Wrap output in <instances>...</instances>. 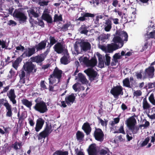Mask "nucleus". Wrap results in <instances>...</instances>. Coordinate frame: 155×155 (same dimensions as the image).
<instances>
[{"instance_id": "obj_1", "label": "nucleus", "mask_w": 155, "mask_h": 155, "mask_svg": "<svg viewBox=\"0 0 155 155\" xmlns=\"http://www.w3.org/2000/svg\"><path fill=\"white\" fill-rule=\"evenodd\" d=\"M36 104L33 107V108L36 111L41 114L46 112L48 109L46 103L42 100V98L38 97L35 100Z\"/></svg>"}, {"instance_id": "obj_2", "label": "nucleus", "mask_w": 155, "mask_h": 155, "mask_svg": "<svg viewBox=\"0 0 155 155\" xmlns=\"http://www.w3.org/2000/svg\"><path fill=\"white\" fill-rule=\"evenodd\" d=\"M127 127L133 134H137L139 130V127L136 125L137 124L136 119L133 117L128 118L125 121Z\"/></svg>"}, {"instance_id": "obj_3", "label": "nucleus", "mask_w": 155, "mask_h": 155, "mask_svg": "<svg viewBox=\"0 0 155 155\" xmlns=\"http://www.w3.org/2000/svg\"><path fill=\"white\" fill-rule=\"evenodd\" d=\"M62 70L59 69L57 67H55L53 71V73L51 74L49 77L48 80L49 84H53L55 83V81L54 80V78L57 79V83L60 82L62 79Z\"/></svg>"}, {"instance_id": "obj_4", "label": "nucleus", "mask_w": 155, "mask_h": 155, "mask_svg": "<svg viewBox=\"0 0 155 155\" xmlns=\"http://www.w3.org/2000/svg\"><path fill=\"white\" fill-rule=\"evenodd\" d=\"M48 53V50L46 49V50L43 53L31 57L30 60L33 62H35L38 64H42Z\"/></svg>"}, {"instance_id": "obj_5", "label": "nucleus", "mask_w": 155, "mask_h": 155, "mask_svg": "<svg viewBox=\"0 0 155 155\" xmlns=\"http://www.w3.org/2000/svg\"><path fill=\"white\" fill-rule=\"evenodd\" d=\"M36 66L33 64L31 61H27L23 65V68L26 72L27 74H30L32 72L35 73L37 69L35 68Z\"/></svg>"}, {"instance_id": "obj_6", "label": "nucleus", "mask_w": 155, "mask_h": 155, "mask_svg": "<svg viewBox=\"0 0 155 155\" xmlns=\"http://www.w3.org/2000/svg\"><path fill=\"white\" fill-rule=\"evenodd\" d=\"M51 126L46 124V126L44 130L41 132L38 135V139L41 140L43 138L45 139L46 137L48 136L49 134L51 132Z\"/></svg>"}, {"instance_id": "obj_7", "label": "nucleus", "mask_w": 155, "mask_h": 155, "mask_svg": "<svg viewBox=\"0 0 155 155\" xmlns=\"http://www.w3.org/2000/svg\"><path fill=\"white\" fill-rule=\"evenodd\" d=\"M13 15L14 17L18 19L21 23L26 22L27 19V17L24 13L17 9L15 10Z\"/></svg>"}, {"instance_id": "obj_8", "label": "nucleus", "mask_w": 155, "mask_h": 155, "mask_svg": "<svg viewBox=\"0 0 155 155\" xmlns=\"http://www.w3.org/2000/svg\"><path fill=\"white\" fill-rule=\"evenodd\" d=\"M123 88L121 86H114L111 90L110 93L113 95L114 98L117 99L120 95L123 94Z\"/></svg>"}, {"instance_id": "obj_9", "label": "nucleus", "mask_w": 155, "mask_h": 155, "mask_svg": "<svg viewBox=\"0 0 155 155\" xmlns=\"http://www.w3.org/2000/svg\"><path fill=\"white\" fill-rule=\"evenodd\" d=\"M95 130L93 134L95 139L99 141L102 142L104 139V134L100 128H95Z\"/></svg>"}, {"instance_id": "obj_10", "label": "nucleus", "mask_w": 155, "mask_h": 155, "mask_svg": "<svg viewBox=\"0 0 155 155\" xmlns=\"http://www.w3.org/2000/svg\"><path fill=\"white\" fill-rule=\"evenodd\" d=\"M154 71V67L151 66L146 68L145 70L144 74H143V78L144 79L147 78H153Z\"/></svg>"}, {"instance_id": "obj_11", "label": "nucleus", "mask_w": 155, "mask_h": 155, "mask_svg": "<svg viewBox=\"0 0 155 155\" xmlns=\"http://www.w3.org/2000/svg\"><path fill=\"white\" fill-rule=\"evenodd\" d=\"M84 72L89 77V80L91 81L95 80L97 74V72L91 68H89L85 70Z\"/></svg>"}, {"instance_id": "obj_12", "label": "nucleus", "mask_w": 155, "mask_h": 155, "mask_svg": "<svg viewBox=\"0 0 155 155\" xmlns=\"http://www.w3.org/2000/svg\"><path fill=\"white\" fill-rule=\"evenodd\" d=\"M25 51L22 53L21 56L24 58L29 57L35 53V48L33 46L32 48L28 47L25 49Z\"/></svg>"}, {"instance_id": "obj_13", "label": "nucleus", "mask_w": 155, "mask_h": 155, "mask_svg": "<svg viewBox=\"0 0 155 155\" xmlns=\"http://www.w3.org/2000/svg\"><path fill=\"white\" fill-rule=\"evenodd\" d=\"M76 94L72 93L70 95H68L66 96L65 100L66 103L68 106H71L75 101Z\"/></svg>"}, {"instance_id": "obj_14", "label": "nucleus", "mask_w": 155, "mask_h": 155, "mask_svg": "<svg viewBox=\"0 0 155 155\" xmlns=\"http://www.w3.org/2000/svg\"><path fill=\"white\" fill-rule=\"evenodd\" d=\"M65 52L64 54L60 59V62L62 64L66 65L70 62V56L67 49H65Z\"/></svg>"}, {"instance_id": "obj_15", "label": "nucleus", "mask_w": 155, "mask_h": 155, "mask_svg": "<svg viewBox=\"0 0 155 155\" xmlns=\"http://www.w3.org/2000/svg\"><path fill=\"white\" fill-rule=\"evenodd\" d=\"M7 96L9 98L10 101H11L13 104H15L16 103V101L15 98L16 96L15 94L14 89H10L7 94Z\"/></svg>"}, {"instance_id": "obj_16", "label": "nucleus", "mask_w": 155, "mask_h": 155, "mask_svg": "<svg viewBox=\"0 0 155 155\" xmlns=\"http://www.w3.org/2000/svg\"><path fill=\"white\" fill-rule=\"evenodd\" d=\"M54 51L58 54H61L65 51L64 47L61 42H58L53 47Z\"/></svg>"}, {"instance_id": "obj_17", "label": "nucleus", "mask_w": 155, "mask_h": 155, "mask_svg": "<svg viewBox=\"0 0 155 155\" xmlns=\"http://www.w3.org/2000/svg\"><path fill=\"white\" fill-rule=\"evenodd\" d=\"M44 123L45 120L41 118H38L36 121L35 130L37 132L39 131L42 128Z\"/></svg>"}, {"instance_id": "obj_18", "label": "nucleus", "mask_w": 155, "mask_h": 155, "mask_svg": "<svg viewBox=\"0 0 155 155\" xmlns=\"http://www.w3.org/2000/svg\"><path fill=\"white\" fill-rule=\"evenodd\" d=\"M5 101V102L4 104V106L5 107L7 111L6 116L9 117H12V106L6 100Z\"/></svg>"}, {"instance_id": "obj_19", "label": "nucleus", "mask_w": 155, "mask_h": 155, "mask_svg": "<svg viewBox=\"0 0 155 155\" xmlns=\"http://www.w3.org/2000/svg\"><path fill=\"white\" fill-rule=\"evenodd\" d=\"M89 155H97V150L95 143L91 144L87 150Z\"/></svg>"}, {"instance_id": "obj_20", "label": "nucleus", "mask_w": 155, "mask_h": 155, "mask_svg": "<svg viewBox=\"0 0 155 155\" xmlns=\"http://www.w3.org/2000/svg\"><path fill=\"white\" fill-rule=\"evenodd\" d=\"M47 41L43 40L41 41L38 44L36 45L34 47L35 48L37 51H41L45 49L46 46Z\"/></svg>"}, {"instance_id": "obj_21", "label": "nucleus", "mask_w": 155, "mask_h": 155, "mask_svg": "<svg viewBox=\"0 0 155 155\" xmlns=\"http://www.w3.org/2000/svg\"><path fill=\"white\" fill-rule=\"evenodd\" d=\"M41 18L46 21L48 23H52L53 22L52 19L51 15L48 13L44 11L41 16Z\"/></svg>"}, {"instance_id": "obj_22", "label": "nucleus", "mask_w": 155, "mask_h": 155, "mask_svg": "<svg viewBox=\"0 0 155 155\" xmlns=\"http://www.w3.org/2000/svg\"><path fill=\"white\" fill-rule=\"evenodd\" d=\"M37 9L35 10L34 8H30L29 10H27L29 16L31 18L33 17L35 18H38L39 16V14L38 12Z\"/></svg>"}, {"instance_id": "obj_23", "label": "nucleus", "mask_w": 155, "mask_h": 155, "mask_svg": "<svg viewBox=\"0 0 155 155\" xmlns=\"http://www.w3.org/2000/svg\"><path fill=\"white\" fill-rule=\"evenodd\" d=\"M119 45L116 44L111 43L110 44H108L107 45V52L111 53L112 52L119 48Z\"/></svg>"}, {"instance_id": "obj_24", "label": "nucleus", "mask_w": 155, "mask_h": 155, "mask_svg": "<svg viewBox=\"0 0 155 155\" xmlns=\"http://www.w3.org/2000/svg\"><path fill=\"white\" fill-rule=\"evenodd\" d=\"M49 40L50 41L49 42H48V44L47 46V48H48L47 49H48L49 52L50 51V49L51 48L54 44H56L58 42V40L56 39L55 37L50 36L49 37Z\"/></svg>"}, {"instance_id": "obj_25", "label": "nucleus", "mask_w": 155, "mask_h": 155, "mask_svg": "<svg viewBox=\"0 0 155 155\" xmlns=\"http://www.w3.org/2000/svg\"><path fill=\"white\" fill-rule=\"evenodd\" d=\"M81 49L84 51H86L90 50L91 47V45L88 42L83 41L80 43Z\"/></svg>"}, {"instance_id": "obj_26", "label": "nucleus", "mask_w": 155, "mask_h": 155, "mask_svg": "<svg viewBox=\"0 0 155 155\" xmlns=\"http://www.w3.org/2000/svg\"><path fill=\"white\" fill-rule=\"evenodd\" d=\"M82 129L87 135L89 134L91 130L90 124L88 122H86L82 126Z\"/></svg>"}, {"instance_id": "obj_27", "label": "nucleus", "mask_w": 155, "mask_h": 155, "mask_svg": "<svg viewBox=\"0 0 155 155\" xmlns=\"http://www.w3.org/2000/svg\"><path fill=\"white\" fill-rule=\"evenodd\" d=\"M94 16V15L93 14H91L88 12L84 13L83 15L79 17L77 19V21H83L86 20V17H91L93 18Z\"/></svg>"}, {"instance_id": "obj_28", "label": "nucleus", "mask_w": 155, "mask_h": 155, "mask_svg": "<svg viewBox=\"0 0 155 155\" xmlns=\"http://www.w3.org/2000/svg\"><path fill=\"white\" fill-rule=\"evenodd\" d=\"M121 38L122 40L127 41L128 40V35L127 33L124 31H120L116 33Z\"/></svg>"}, {"instance_id": "obj_29", "label": "nucleus", "mask_w": 155, "mask_h": 155, "mask_svg": "<svg viewBox=\"0 0 155 155\" xmlns=\"http://www.w3.org/2000/svg\"><path fill=\"white\" fill-rule=\"evenodd\" d=\"M89 27L84 24L81 25V27L78 29V31L81 34H84L87 35L89 31L88 30Z\"/></svg>"}, {"instance_id": "obj_30", "label": "nucleus", "mask_w": 155, "mask_h": 155, "mask_svg": "<svg viewBox=\"0 0 155 155\" xmlns=\"http://www.w3.org/2000/svg\"><path fill=\"white\" fill-rule=\"evenodd\" d=\"M112 28V22L110 20L108 19L106 20L105 23V30L106 31H109Z\"/></svg>"}, {"instance_id": "obj_31", "label": "nucleus", "mask_w": 155, "mask_h": 155, "mask_svg": "<svg viewBox=\"0 0 155 155\" xmlns=\"http://www.w3.org/2000/svg\"><path fill=\"white\" fill-rule=\"evenodd\" d=\"M97 56L98 57V60L99 61L98 67L101 68H104L105 62L103 60L102 55L99 53L97 54Z\"/></svg>"}, {"instance_id": "obj_32", "label": "nucleus", "mask_w": 155, "mask_h": 155, "mask_svg": "<svg viewBox=\"0 0 155 155\" xmlns=\"http://www.w3.org/2000/svg\"><path fill=\"white\" fill-rule=\"evenodd\" d=\"M22 104L26 106L27 107L31 109L32 105V103L31 101H29L26 99H23L21 100Z\"/></svg>"}, {"instance_id": "obj_33", "label": "nucleus", "mask_w": 155, "mask_h": 155, "mask_svg": "<svg viewBox=\"0 0 155 155\" xmlns=\"http://www.w3.org/2000/svg\"><path fill=\"white\" fill-rule=\"evenodd\" d=\"M79 81L82 84H84L86 83L87 80L85 77L82 73H79L78 74Z\"/></svg>"}, {"instance_id": "obj_34", "label": "nucleus", "mask_w": 155, "mask_h": 155, "mask_svg": "<svg viewBox=\"0 0 155 155\" xmlns=\"http://www.w3.org/2000/svg\"><path fill=\"white\" fill-rule=\"evenodd\" d=\"M112 41L114 43V44H116L117 43L121 44V47L122 46L124 45L123 41L122 40L121 38L119 36L114 37Z\"/></svg>"}, {"instance_id": "obj_35", "label": "nucleus", "mask_w": 155, "mask_h": 155, "mask_svg": "<svg viewBox=\"0 0 155 155\" xmlns=\"http://www.w3.org/2000/svg\"><path fill=\"white\" fill-rule=\"evenodd\" d=\"M97 63V61L96 58H92L91 60H89L88 64L87 66L93 67L96 65Z\"/></svg>"}, {"instance_id": "obj_36", "label": "nucleus", "mask_w": 155, "mask_h": 155, "mask_svg": "<svg viewBox=\"0 0 155 155\" xmlns=\"http://www.w3.org/2000/svg\"><path fill=\"white\" fill-rule=\"evenodd\" d=\"M84 136V134L83 132L79 130L77 131L76 134V138L78 140H83Z\"/></svg>"}, {"instance_id": "obj_37", "label": "nucleus", "mask_w": 155, "mask_h": 155, "mask_svg": "<svg viewBox=\"0 0 155 155\" xmlns=\"http://www.w3.org/2000/svg\"><path fill=\"white\" fill-rule=\"evenodd\" d=\"M110 152L109 149L107 148H105L99 150L98 155H106Z\"/></svg>"}, {"instance_id": "obj_38", "label": "nucleus", "mask_w": 155, "mask_h": 155, "mask_svg": "<svg viewBox=\"0 0 155 155\" xmlns=\"http://www.w3.org/2000/svg\"><path fill=\"white\" fill-rule=\"evenodd\" d=\"M143 110H147L150 107V105L148 103L146 98L143 99Z\"/></svg>"}, {"instance_id": "obj_39", "label": "nucleus", "mask_w": 155, "mask_h": 155, "mask_svg": "<svg viewBox=\"0 0 155 155\" xmlns=\"http://www.w3.org/2000/svg\"><path fill=\"white\" fill-rule=\"evenodd\" d=\"M20 78V79L21 80V81L22 82L23 84L25 83V80L24 77L25 76V73L23 70H21L19 74V75Z\"/></svg>"}, {"instance_id": "obj_40", "label": "nucleus", "mask_w": 155, "mask_h": 155, "mask_svg": "<svg viewBox=\"0 0 155 155\" xmlns=\"http://www.w3.org/2000/svg\"><path fill=\"white\" fill-rule=\"evenodd\" d=\"M123 82L124 86L129 88H132L130 84L129 80L128 78H126L124 79Z\"/></svg>"}, {"instance_id": "obj_41", "label": "nucleus", "mask_w": 155, "mask_h": 155, "mask_svg": "<svg viewBox=\"0 0 155 155\" xmlns=\"http://www.w3.org/2000/svg\"><path fill=\"white\" fill-rule=\"evenodd\" d=\"M146 35L147 36L146 38L148 40L150 38L155 39V33L153 31L149 33L147 32L145 35V36Z\"/></svg>"}, {"instance_id": "obj_42", "label": "nucleus", "mask_w": 155, "mask_h": 155, "mask_svg": "<svg viewBox=\"0 0 155 155\" xmlns=\"http://www.w3.org/2000/svg\"><path fill=\"white\" fill-rule=\"evenodd\" d=\"M109 55V54H107L105 55V58L104 62L105 65L107 66H109L110 64L111 58Z\"/></svg>"}, {"instance_id": "obj_43", "label": "nucleus", "mask_w": 155, "mask_h": 155, "mask_svg": "<svg viewBox=\"0 0 155 155\" xmlns=\"http://www.w3.org/2000/svg\"><path fill=\"white\" fill-rule=\"evenodd\" d=\"M11 148H13L16 151H17L19 149V148L18 147L16 141L14 143L12 144L11 145L10 147H8L7 148V149L9 151H10L11 149Z\"/></svg>"}, {"instance_id": "obj_44", "label": "nucleus", "mask_w": 155, "mask_h": 155, "mask_svg": "<svg viewBox=\"0 0 155 155\" xmlns=\"http://www.w3.org/2000/svg\"><path fill=\"white\" fill-rule=\"evenodd\" d=\"M70 22L64 24L62 26V27L61 28V31L64 32L67 31L68 30V28L70 26Z\"/></svg>"}, {"instance_id": "obj_45", "label": "nucleus", "mask_w": 155, "mask_h": 155, "mask_svg": "<svg viewBox=\"0 0 155 155\" xmlns=\"http://www.w3.org/2000/svg\"><path fill=\"white\" fill-rule=\"evenodd\" d=\"M62 20L63 19L61 15H60L59 16H58L57 14H55L54 15V22H56L59 21H62Z\"/></svg>"}, {"instance_id": "obj_46", "label": "nucleus", "mask_w": 155, "mask_h": 155, "mask_svg": "<svg viewBox=\"0 0 155 155\" xmlns=\"http://www.w3.org/2000/svg\"><path fill=\"white\" fill-rule=\"evenodd\" d=\"M121 58V55L119 53H116L113 57V59L118 62V60Z\"/></svg>"}, {"instance_id": "obj_47", "label": "nucleus", "mask_w": 155, "mask_h": 155, "mask_svg": "<svg viewBox=\"0 0 155 155\" xmlns=\"http://www.w3.org/2000/svg\"><path fill=\"white\" fill-rule=\"evenodd\" d=\"M121 58V55L119 53H116L113 57V59L118 62V60Z\"/></svg>"}, {"instance_id": "obj_48", "label": "nucleus", "mask_w": 155, "mask_h": 155, "mask_svg": "<svg viewBox=\"0 0 155 155\" xmlns=\"http://www.w3.org/2000/svg\"><path fill=\"white\" fill-rule=\"evenodd\" d=\"M149 100L153 105H155V100L153 94H150L149 97Z\"/></svg>"}, {"instance_id": "obj_49", "label": "nucleus", "mask_w": 155, "mask_h": 155, "mask_svg": "<svg viewBox=\"0 0 155 155\" xmlns=\"http://www.w3.org/2000/svg\"><path fill=\"white\" fill-rule=\"evenodd\" d=\"M150 140V137H147L143 141V142L140 145V147H143L146 145L148 143Z\"/></svg>"}, {"instance_id": "obj_50", "label": "nucleus", "mask_w": 155, "mask_h": 155, "mask_svg": "<svg viewBox=\"0 0 155 155\" xmlns=\"http://www.w3.org/2000/svg\"><path fill=\"white\" fill-rule=\"evenodd\" d=\"M74 54L76 55H78V54L80 53V52L79 51V47L76 44H75L74 45Z\"/></svg>"}, {"instance_id": "obj_51", "label": "nucleus", "mask_w": 155, "mask_h": 155, "mask_svg": "<svg viewBox=\"0 0 155 155\" xmlns=\"http://www.w3.org/2000/svg\"><path fill=\"white\" fill-rule=\"evenodd\" d=\"M6 41H3V40H2V41L0 39V46H2V48H7V47L6 46Z\"/></svg>"}, {"instance_id": "obj_52", "label": "nucleus", "mask_w": 155, "mask_h": 155, "mask_svg": "<svg viewBox=\"0 0 155 155\" xmlns=\"http://www.w3.org/2000/svg\"><path fill=\"white\" fill-rule=\"evenodd\" d=\"M97 118L99 120L100 123L101 124V125L103 126H106L107 125L108 120L105 121H104L99 117H98Z\"/></svg>"}, {"instance_id": "obj_53", "label": "nucleus", "mask_w": 155, "mask_h": 155, "mask_svg": "<svg viewBox=\"0 0 155 155\" xmlns=\"http://www.w3.org/2000/svg\"><path fill=\"white\" fill-rule=\"evenodd\" d=\"M142 94V92L140 90H137L134 91L133 93L134 96L137 97L141 96Z\"/></svg>"}, {"instance_id": "obj_54", "label": "nucleus", "mask_w": 155, "mask_h": 155, "mask_svg": "<svg viewBox=\"0 0 155 155\" xmlns=\"http://www.w3.org/2000/svg\"><path fill=\"white\" fill-rule=\"evenodd\" d=\"M150 125V123L149 121L145 120V122L144 124H140L139 127H144L145 128H147Z\"/></svg>"}, {"instance_id": "obj_55", "label": "nucleus", "mask_w": 155, "mask_h": 155, "mask_svg": "<svg viewBox=\"0 0 155 155\" xmlns=\"http://www.w3.org/2000/svg\"><path fill=\"white\" fill-rule=\"evenodd\" d=\"M142 70H140V71L139 72L136 73V75L137 77V79H142Z\"/></svg>"}, {"instance_id": "obj_56", "label": "nucleus", "mask_w": 155, "mask_h": 155, "mask_svg": "<svg viewBox=\"0 0 155 155\" xmlns=\"http://www.w3.org/2000/svg\"><path fill=\"white\" fill-rule=\"evenodd\" d=\"M45 82L44 81H41L40 83V86L41 88L43 89V90L47 89Z\"/></svg>"}, {"instance_id": "obj_57", "label": "nucleus", "mask_w": 155, "mask_h": 155, "mask_svg": "<svg viewBox=\"0 0 155 155\" xmlns=\"http://www.w3.org/2000/svg\"><path fill=\"white\" fill-rule=\"evenodd\" d=\"M37 19L38 20V25L42 28L44 27H45V24L43 21L38 18Z\"/></svg>"}, {"instance_id": "obj_58", "label": "nucleus", "mask_w": 155, "mask_h": 155, "mask_svg": "<svg viewBox=\"0 0 155 155\" xmlns=\"http://www.w3.org/2000/svg\"><path fill=\"white\" fill-rule=\"evenodd\" d=\"M49 1H42L39 2V4L41 6H47L48 5Z\"/></svg>"}, {"instance_id": "obj_59", "label": "nucleus", "mask_w": 155, "mask_h": 155, "mask_svg": "<svg viewBox=\"0 0 155 155\" xmlns=\"http://www.w3.org/2000/svg\"><path fill=\"white\" fill-rule=\"evenodd\" d=\"M24 115L22 114L21 116L18 118V122L19 123L22 124V122L24 120L25 117H24Z\"/></svg>"}, {"instance_id": "obj_60", "label": "nucleus", "mask_w": 155, "mask_h": 155, "mask_svg": "<svg viewBox=\"0 0 155 155\" xmlns=\"http://www.w3.org/2000/svg\"><path fill=\"white\" fill-rule=\"evenodd\" d=\"M119 133H122L123 134H125V132L124 130V124L121 125L119 129Z\"/></svg>"}, {"instance_id": "obj_61", "label": "nucleus", "mask_w": 155, "mask_h": 155, "mask_svg": "<svg viewBox=\"0 0 155 155\" xmlns=\"http://www.w3.org/2000/svg\"><path fill=\"white\" fill-rule=\"evenodd\" d=\"M23 58H24L23 56H21V55L15 61L19 64L22 61Z\"/></svg>"}, {"instance_id": "obj_62", "label": "nucleus", "mask_w": 155, "mask_h": 155, "mask_svg": "<svg viewBox=\"0 0 155 155\" xmlns=\"http://www.w3.org/2000/svg\"><path fill=\"white\" fill-rule=\"evenodd\" d=\"M100 48L103 51H104L105 53H107V46L106 47L103 45H101L100 46Z\"/></svg>"}, {"instance_id": "obj_63", "label": "nucleus", "mask_w": 155, "mask_h": 155, "mask_svg": "<svg viewBox=\"0 0 155 155\" xmlns=\"http://www.w3.org/2000/svg\"><path fill=\"white\" fill-rule=\"evenodd\" d=\"M89 60H88V58L87 57H85L83 58V62L87 66L88 64Z\"/></svg>"}, {"instance_id": "obj_64", "label": "nucleus", "mask_w": 155, "mask_h": 155, "mask_svg": "<svg viewBox=\"0 0 155 155\" xmlns=\"http://www.w3.org/2000/svg\"><path fill=\"white\" fill-rule=\"evenodd\" d=\"M16 48L17 50L19 51L21 50L22 51L25 50V47L22 46L21 45H20L19 46L16 47Z\"/></svg>"}]
</instances>
